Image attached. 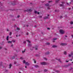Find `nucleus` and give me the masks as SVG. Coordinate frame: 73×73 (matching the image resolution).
I'll return each instance as SVG.
<instances>
[{
  "label": "nucleus",
  "instance_id": "f257e3e1",
  "mask_svg": "<svg viewBox=\"0 0 73 73\" xmlns=\"http://www.w3.org/2000/svg\"><path fill=\"white\" fill-rule=\"evenodd\" d=\"M28 47L30 48V50H33V48H34V47H32V44H29L28 45Z\"/></svg>",
  "mask_w": 73,
  "mask_h": 73
},
{
  "label": "nucleus",
  "instance_id": "f03ea898",
  "mask_svg": "<svg viewBox=\"0 0 73 73\" xmlns=\"http://www.w3.org/2000/svg\"><path fill=\"white\" fill-rule=\"evenodd\" d=\"M59 32L62 34H64L65 32V31L64 30H63L62 29L60 30L59 31Z\"/></svg>",
  "mask_w": 73,
  "mask_h": 73
},
{
  "label": "nucleus",
  "instance_id": "7ed1b4c3",
  "mask_svg": "<svg viewBox=\"0 0 73 73\" xmlns=\"http://www.w3.org/2000/svg\"><path fill=\"white\" fill-rule=\"evenodd\" d=\"M69 57H71L72 56V58H73V52H71V54H69Z\"/></svg>",
  "mask_w": 73,
  "mask_h": 73
},
{
  "label": "nucleus",
  "instance_id": "20e7f679",
  "mask_svg": "<svg viewBox=\"0 0 73 73\" xmlns=\"http://www.w3.org/2000/svg\"><path fill=\"white\" fill-rule=\"evenodd\" d=\"M67 45V43H61L60 44V45L61 46H65V45Z\"/></svg>",
  "mask_w": 73,
  "mask_h": 73
},
{
  "label": "nucleus",
  "instance_id": "39448f33",
  "mask_svg": "<svg viewBox=\"0 0 73 73\" xmlns=\"http://www.w3.org/2000/svg\"><path fill=\"white\" fill-rule=\"evenodd\" d=\"M41 65H46V63L45 62H42L40 63Z\"/></svg>",
  "mask_w": 73,
  "mask_h": 73
},
{
  "label": "nucleus",
  "instance_id": "423d86ee",
  "mask_svg": "<svg viewBox=\"0 0 73 73\" xmlns=\"http://www.w3.org/2000/svg\"><path fill=\"white\" fill-rule=\"evenodd\" d=\"M52 48H57V46L53 45L52 46Z\"/></svg>",
  "mask_w": 73,
  "mask_h": 73
},
{
  "label": "nucleus",
  "instance_id": "0eeeda50",
  "mask_svg": "<svg viewBox=\"0 0 73 73\" xmlns=\"http://www.w3.org/2000/svg\"><path fill=\"white\" fill-rule=\"evenodd\" d=\"M34 66L36 68H39V66L38 65H34Z\"/></svg>",
  "mask_w": 73,
  "mask_h": 73
},
{
  "label": "nucleus",
  "instance_id": "6e6552de",
  "mask_svg": "<svg viewBox=\"0 0 73 73\" xmlns=\"http://www.w3.org/2000/svg\"><path fill=\"white\" fill-rule=\"evenodd\" d=\"M25 65H29V63H28V62H26L25 63Z\"/></svg>",
  "mask_w": 73,
  "mask_h": 73
},
{
  "label": "nucleus",
  "instance_id": "1a4fd4ad",
  "mask_svg": "<svg viewBox=\"0 0 73 73\" xmlns=\"http://www.w3.org/2000/svg\"><path fill=\"white\" fill-rule=\"evenodd\" d=\"M9 66V68L10 69H11V66H12V64H10Z\"/></svg>",
  "mask_w": 73,
  "mask_h": 73
},
{
  "label": "nucleus",
  "instance_id": "9d476101",
  "mask_svg": "<svg viewBox=\"0 0 73 73\" xmlns=\"http://www.w3.org/2000/svg\"><path fill=\"white\" fill-rule=\"evenodd\" d=\"M8 39H9V36H7L6 38L7 40H8Z\"/></svg>",
  "mask_w": 73,
  "mask_h": 73
},
{
  "label": "nucleus",
  "instance_id": "9b49d317",
  "mask_svg": "<svg viewBox=\"0 0 73 73\" xmlns=\"http://www.w3.org/2000/svg\"><path fill=\"white\" fill-rule=\"evenodd\" d=\"M45 5H46V6H49V4L48 3H47V4H45Z\"/></svg>",
  "mask_w": 73,
  "mask_h": 73
},
{
  "label": "nucleus",
  "instance_id": "f8f14e48",
  "mask_svg": "<svg viewBox=\"0 0 73 73\" xmlns=\"http://www.w3.org/2000/svg\"><path fill=\"white\" fill-rule=\"evenodd\" d=\"M33 61H34V63H36V61L35 60V59H33Z\"/></svg>",
  "mask_w": 73,
  "mask_h": 73
},
{
  "label": "nucleus",
  "instance_id": "ddd939ff",
  "mask_svg": "<svg viewBox=\"0 0 73 73\" xmlns=\"http://www.w3.org/2000/svg\"><path fill=\"white\" fill-rule=\"evenodd\" d=\"M49 54V52H47L45 54Z\"/></svg>",
  "mask_w": 73,
  "mask_h": 73
},
{
  "label": "nucleus",
  "instance_id": "4468645a",
  "mask_svg": "<svg viewBox=\"0 0 73 73\" xmlns=\"http://www.w3.org/2000/svg\"><path fill=\"white\" fill-rule=\"evenodd\" d=\"M25 50L26 49H25L24 51H22V52L23 53H24V52H25Z\"/></svg>",
  "mask_w": 73,
  "mask_h": 73
},
{
  "label": "nucleus",
  "instance_id": "2eb2a0df",
  "mask_svg": "<svg viewBox=\"0 0 73 73\" xmlns=\"http://www.w3.org/2000/svg\"><path fill=\"white\" fill-rule=\"evenodd\" d=\"M60 6V7H63V6H64V5L62 4H60L59 5Z\"/></svg>",
  "mask_w": 73,
  "mask_h": 73
},
{
  "label": "nucleus",
  "instance_id": "dca6fc26",
  "mask_svg": "<svg viewBox=\"0 0 73 73\" xmlns=\"http://www.w3.org/2000/svg\"><path fill=\"white\" fill-rule=\"evenodd\" d=\"M48 17H44V19H48Z\"/></svg>",
  "mask_w": 73,
  "mask_h": 73
},
{
  "label": "nucleus",
  "instance_id": "f3484780",
  "mask_svg": "<svg viewBox=\"0 0 73 73\" xmlns=\"http://www.w3.org/2000/svg\"><path fill=\"white\" fill-rule=\"evenodd\" d=\"M58 61H59L60 62H61V60H60V59H58Z\"/></svg>",
  "mask_w": 73,
  "mask_h": 73
},
{
  "label": "nucleus",
  "instance_id": "a211bd4d",
  "mask_svg": "<svg viewBox=\"0 0 73 73\" xmlns=\"http://www.w3.org/2000/svg\"><path fill=\"white\" fill-rule=\"evenodd\" d=\"M55 72H56L57 73H59V72H60V71H58V70H56Z\"/></svg>",
  "mask_w": 73,
  "mask_h": 73
},
{
  "label": "nucleus",
  "instance_id": "6ab92c4d",
  "mask_svg": "<svg viewBox=\"0 0 73 73\" xmlns=\"http://www.w3.org/2000/svg\"><path fill=\"white\" fill-rule=\"evenodd\" d=\"M27 42H29V43H31V41H30L29 40H27Z\"/></svg>",
  "mask_w": 73,
  "mask_h": 73
},
{
  "label": "nucleus",
  "instance_id": "aec40b11",
  "mask_svg": "<svg viewBox=\"0 0 73 73\" xmlns=\"http://www.w3.org/2000/svg\"><path fill=\"white\" fill-rule=\"evenodd\" d=\"M9 35H10V36H11V35H12V32H11L10 33Z\"/></svg>",
  "mask_w": 73,
  "mask_h": 73
},
{
  "label": "nucleus",
  "instance_id": "412c9836",
  "mask_svg": "<svg viewBox=\"0 0 73 73\" xmlns=\"http://www.w3.org/2000/svg\"><path fill=\"white\" fill-rule=\"evenodd\" d=\"M29 12H32V10L30 9L29 10Z\"/></svg>",
  "mask_w": 73,
  "mask_h": 73
},
{
  "label": "nucleus",
  "instance_id": "4be33fe9",
  "mask_svg": "<svg viewBox=\"0 0 73 73\" xmlns=\"http://www.w3.org/2000/svg\"><path fill=\"white\" fill-rule=\"evenodd\" d=\"M66 54V51H64V54Z\"/></svg>",
  "mask_w": 73,
  "mask_h": 73
},
{
  "label": "nucleus",
  "instance_id": "5701e85b",
  "mask_svg": "<svg viewBox=\"0 0 73 73\" xmlns=\"http://www.w3.org/2000/svg\"><path fill=\"white\" fill-rule=\"evenodd\" d=\"M60 0H56V3H58V1H59Z\"/></svg>",
  "mask_w": 73,
  "mask_h": 73
},
{
  "label": "nucleus",
  "instance_id": "b1692460",
  "mask_svg": "<svg viewBox=\"0 0 73 73\" xmlns=\"http://www.w3.org/2000/svg\"><path fill=\"white\" fill-rule=\"evenodd\" d=\"M46 44L47 45H49V44H50V43L47 42L46 43Z\"/></svg>",
  "mask_w": 73,
  "mask_h": 73
},
{
  "label": "nucleus",
  "instance_id": "393cba45",
  "mask_svg": "<svg viewBox=\"0 0 73 73\" xmlns=\"http://www.w3.org/2000/svg\"><path fill=\"white\" fill-rule=\"evenodd\" d=\"M57 38H54L53 39V40H57Z\"/></svg>",
  "mask_w": 73,
  "mask_h": 73
},
{
  "label": "nucleus",
  "instance_id": "a878e982",
  "mask_svg": "<svg viewBox=\"0 0 73 73\" xmlns=\"http://www.w3.org/2000/svg\"><path fill=\"white\" fill-rule=\"evenodd\" d=\"M8 43H12V42L9 41H8Z\"/></svg>",
  "mask_w": 73,
  "mask_h": 73
},
{
  "label": "nucleus",
  "instance_id": "bb28decb",
  "mask_svg": "<svg viewBox=\"0 0 73 73\" xmlns=\"http://www.w3.org/2000/svg\"><path fill=\"white\" fill-rule=\"evenodd\" d=\"M44 60H47V59H46V58H44Z\"/></svg>",
  "mask_w": 73,
  "mask_h": 73
},
{
  "label": "nucleus",
  "instance_id": "cd10ccee",
  "mask_svg": "<svg viewBox=\"0 0 73 73\" xmlns=\"http://www.w3.org/2000/svg\"><path fill=\"white\" fill-rule=\"evenodd\" d=\"M14 64H17V62H14Z\"/></svg>",
  "mask_w": 73,
  "mask_h": 73
},
{
  "label": "nucleus",
  "instance_id": "c85d7f7f",
  "mask_svg": "<svg viewBox=\"0 0 73 73\" xmlns=\"http://www.w3.org/2000/svg\"><path fill=\"white\" fill-rule=\"evenodd\" d=\"M35 13L36 14V13H37V12L36 11H35Z\"/></svg>",
  "mask_w": 73,
  "mask_h": 73
},
{
  "label": "nucleus",
  "instance_id": "c756f323",
  "mask_svg": "<svg viewBox=\"0 0 73 73\" xmlns=\"http://www.w3.org/2000/svg\"><path fill=\"white\" fill-rule=\"evenodd\" d=\"M17 30H20V28H19L18 27H17Z\"/></svg>",
  "mask_w": 73,
  "mask_h": 73
},
{
  "label": "nucleus",
  "instance_id": "7c9ffc66",
  "mask_svg": "<svg viewBox=\"0 0 73 73\" xmlns=\"http://www.w3.org/2000/svg\"><path fill=\"white\" fill-rule=\"evenodd\" d=\"M72 69H73V68H72V67H71L70 69V70H71Z\"/></svg>",
  "mask_w": 73,
  "mask_h": 73
},
{
  "label": "nucleus",
  "instance_id": "2f4dec72",
  "mask_svg": "<svg viewBox=\"0 0 73 73\" xmlns=\"http://www.w3.org/2000/svg\"><path fill=\"white\" fill-rule=\"evenodd\" d=\"M20 59L21 60H23V58H22V57H21V58H20Z\"/></svg>",
  "mask_w": 73,
  "mask_h": 73
},
{
  "label": "nucleus",
  "instance_id": "473e14b6",
  "mask_svg": "<svg viewBox=\"0 0 73 73\" xmlns=\"http://www.w3.org/2000/svg\"><path fill=\"white\" fill-rule=\"evenodd\" d=\"M23 62L24 64H25V60H24L23 61Z\"/></svg>",
  "mask_w": 73,
  "mask_h": 73
},
{
  "label": "nucleus",
  "instance_id": "72a5a7b5",
  "mask_svg": "<svg viewBox=\"0 0 73 73\" xmlns=\"http://www.w3.org/2000/svg\"><path fill=\"white\" fill-rule=\"evenodd\" d=\"M47 70H46V69H45V70H44V72H46V71H47Z\"/></svg>",
  "mask_w": 73,
  "mask_h": 73
},
{
  "label": "nucleus",
  "instance_id": "f704fd0d",
  "mask_svg": "<svg viewBox=\"0 0 73 73\" xmlns=\"http://www.w3.org/2000/svg\"><path fill=\"white\" fill-rule=\"evenodd\" d=\"M70 24H73V22H71L70 23Z\"/></svg>",
  "mask_w": 73,
  "mask_h": 73
},
{
  "label": "nucleus",
  "instance_id": "c9c22d12",
  "mask_svg": "<svg viewBox=\"0 0 73 73\" xmlns=\"http://www.w3.org/2000/svg\"><path fill=\"white\" fill-rule=\"evenodd\" d=\"M12 42H15V40H13Z\"/></svg>",
  "mask_w": 73,
  "mask_h": 73
},
{
  "label": "nucleus",
  "instance_id": "e433bc0d",
  "mask_svg": "<svg viewBox=\"0 0 73 73\" xmlns=\"http://www.w3.org/2000/svg\"><path fill=\"white\" fill-rule=\"evenodd\" d=\"M62 4H64L65 3L64 2H62Z\"/></svg>",
  "mask_w": 73,
  "mask_h": 73
},
{
  "label": "nucleus",
  "instance_id": "4c0bfd02",
  "mask_svg": "<svg viewBox=\"0 0 73 73\" xmlns=\"http://www.w3.org/2000/svg\"><path fill=\"white\" fill-rule=\"evenodd\" d=\"M15 56H13V57H12V59H13L14 58H15Z\"/></svg>",
  "mask_w": 73,
  "mask_h": 73
},
{
  "label": "nucleus",
  "instance_id": "58836bf2",
  "mask_svg": "<svg viewBox=\"0 0 73 73\" xmlns=\"http://www.w3.org/2000/svg\"><path fill=\"white\" fill-rule=\"evenodd\" d=\"M8 70H6L5 71V72H8Z\"/></svg>",
  "mask_w": 73,
  "mask_h": 73
},
{
  "label": "nucleus",
  "instance_id": "ea45409f",
  "mask_svg": "<svg viewBox=\"0 0 73 73\" xmlns=\"http://www.w3.org/2000/svg\"><path fill=\"white\" fill-rule=\"evenodd\" d=\"M13 44H12L11 45V47H13Z\"/></svg>",
  "mask_w": 73,
  "mask_h": 73
},
{
  "label": "nucleus",
  "instance_id": "a19ab883",
  "mask_svg": "<svg viewBox=\"0 0 73 73\" xmlns=\"http://www.w3.org/2000/svg\"><path fill=\"white\" fill-rule=\"evenodd\" d=\"M17 17L18 18L20 17V16H19V15H18L17 16Z\"/></svg>",
  "mask_w": 73,
  "mask_h": 73
},
{
  "label": "nucleus",
  "instance_id": "79ce46f5",
  "mask_svg": "<svg viewBox=\"0 0 73 73\" xmlns=\"http://www.w3.org/2000/svg\"><path fill=\"white\" fill-rule=\"evenodd\" d=\"M24 44H25L26 43V42L25 41L23 42Z\"/></svg>",
  "mask_w": 73,
  "mask_h": 73
},
{
  "label": "nucleus",
  "instance_id": "37998d69",
  "mask_svg": "<svg viewBox=\"0 0 73 73\" xmlns=\"http://www.w3.org/2000/svg\"><path fill=\"white\" fill-rule=\"evenodd\" d=\"M47 9H50V8H49V7H48Z\"/></svg>",
  "mask_w": 73,
  "mask_h": 73
},
{
  "label": "nucleus",
  "instance_id": "c03bdc74",
  "mask_svg": "<svg viewBox=\"0 0 73 73\" xmlns=\"http://www.w3.org/2000/svg\"><path fill=\"white\" fill-rule=\"evenodd\" d=\"M66 62H69V61L66 60Z\"/></svg>",
  "mask_w": 73,
  "mask_h": 73
},
{
  "label": "nucleus",
  "instance_id": "a18cd8bd",
  "mask_svg": "<svg viewBox=\"0 0 73 73\" xmlns=\"http://www.w3.org/2000/svg\"><path fill=\"white\" fill-rule=\"evenodd\" d=\"M52 1H48V3H51V2H52Z\"/></svg>",
  "mask_w": 73,
  "mask_h": 73
},
{
  "label": "nucleus",
  "instance_id": "49530a36",
  "mask_svg": "<svg viewBox=\"0 0 73 73\" xmlns=\"http://www.w3.org/2000/svg\"><path fill=\"white\" fill-rule=\"evenodd\" d=\"M37 48H35V50H37Z\"/></svg>",
  "mask_w": 73,
  "mask_h": 73
},
{
  "label": "nucleus",
  "instance_id": "de8ad7c7",
  "mask_svg": "<svg viewBox=\"0 0 73 73\" xmlns=\"http://www.w3.org/2000/svg\"><path fill=\"white\" fill-rule=\"evenodd\" d=\"M47 29H48L49 30H50V28H47Z\"/></svg>",
  "mask_w": 73,
  "mask_h": 73
},
{
  "label": "nucleus",
  "instance_id": "09e8293b",
  "mask_svg": "<svg viewBox=\"0 0 73 73\" xmlns=\"http://www.w3.org/2000/svg\"><path fill=\"white\" fill-rule=\"evenodd\" d=\"M37 14H38V15H39V14H40V13H39V12H37Z\"/></svg>",
  "mask_w": 73,
  "mask_h": 73
},
{
  "label": "nucleus",
  "instance_id": "8fccbe9b",
  "mask_svg": "<svg viewBox=\"0 0 73 73\" xmlns=\"http://www.w3.org/2000/svg\"><path fill=\"white\" fill-rule=\"evenodd\" d=\"M2 48V47H0V49H1V48Z\"/></svg>",
  "mask_w": 73,
  "mask_h": 73
},
{
  "label": "nucleus",
  "instance_id": "3c124183",
  "mask_svg": "<svg viewBox=\"0 0 73 73\" xmlns=\"http://www.w3.org/2000/svg\"><path fill=\"white\" fill-rule=\"evenodd\" d=\"M39 17H40V18L42 17V16H40Z\"/></svg>",
  "mask_w": 73,
  "mask_h": 73
},
{
  "label": "nucleus",
  "instance_id": "603ef678",
  "mask_svg": "<svg viewBox=\"0 0 73 73\" xmlns=\"http://www.w3.org/2000/svg\"><path fill=\"white\" fill-rule=\"evenodd\" d=\"M36 56V57L38 56V55H35Z\"/></svg>",
  "mask_w": 73,
  "mask_h": 73
},
{
  "label": "nucleus",
  "instance_id": "864d4df0",
  "mask_svg": "<svg viewBox=\"0 0 73 73\" xmlns=\"http://www.w3.org/2000/svg\"><path fill=\"white\" fill-rule=\"evenodd\" d=\"M7 31H9V30H8V29H7Z\"/></svg>",
  "mask_w": 73,
  "mask_h": 73
},
{
  "label": "nucleus",
  "instance_id": "5fc2aeb1",
  "mask_svg": "<svg viewBox=\"0 0 73 73\" xmlns=\"http://www.w3.org/2000/svg\"><path fill=\"white\" fill-rule=\"evenodd\" d=\"M67 4L68 5H69V4H68V3H67Z\"/></svg>",
  "mask_w": 73,
  "mask_h": 73
},
{
  "label": "nucleus",
  "instance_id": "6e6d98bb",
  "mask_svg": "<svg viewBox=\"0 0 73 73\" xmlns=\"http://www.w3.org/2000/svg\"><path fill=\"white\" fill-rule=\"evenodd\" d=\"M36 27H37V26L35 25V28H36Z\"/></svg>",
  "mask_w": 73,
  "mask_h": 73
},
{
  "label": "nucleus",
  "instance_id": "4d7b16f0",
  "mask_svg": "<svg viewBox=\"0 0 73 73\" xmlns=\"http://www.w3.org/2000/svg\"><path fill=\"white\" fill-rule=\"evenodd\" d=\"M26 26H27V27H28V25H26Z\"/></svg>",
  "mask_w": 73,
  "mask_h": 73
},
{
  "label": "nucleus",
  "instance_id": "13d9d810",
  "mask_svg": "<svg viewBox=\"0 0 73 73\" xmlns=\"http://www.w3.org/2000/svg\"><path fill=\"white\" fill-rule=\"evenodd\" d=\"M65 36L66 37H67V36H66V35H65Z\"/></svg>",
  "mask_w": 73,
  "mask_h": 73
},
{
  "label": "nucleus",
  "instance_id": "bf43d9fd",
  "mask_svg": "<svg viewBox=\"0 0 73 73\" xmlns=\"http://www.w3.org/2000/svg\"><path fill=\"white\" fill-rule=\"evenodd\" d=\"M62 18V16H61L60 18Z\"/></svg>",
  "mask_w": 73,
  "mask_h": 73
},
{
  "label": "nucleus",
  "instance_id": "052dcab7",
  "mask_svg": "<svg viewBox=\"0 0 73 73\" xmlns=\"http://www.w3.org/2000/svg\"><path fill=\"white\" fill-rule=\"evenodd\" d=\"M25 68H27V66H25Z\"/></svg>",
  "mask_w": 73,
  "mask_h": 73
},
{
  "label": "nucleus",
  "instance_id": "680f3d73",
  "mask_svg": "<svg viewBox=\"0 0 73 73\" xmlns=\"http://www.w3.org/2000/svg\"><path fill=\"white\" fill-rule=\"evenodd\" d=\"M68 9L69 10H70V8H69Z\"/></svg>",
  "mask_w": 73,
  "mask_h": 73
},
{
  "label": "nucleus",
  "instance_id": "e2e57ef3",
  "mask_svg": "<svg viewBox=\"0 0 73 73\" xmlns=\"http://www.w3.org/2000/svg\"><path fill=\"white\" fill-rule=\"evenodd\" d=\"M72 37H73V35H72Z\"/></svg>",
  "mask_w": 73,
  "mask_h": 73
},
{
  "label": "nucleus",
  "instance_id": "0e129e2a",
  "mask_svg": "<svg viewBox=\"0 0 73 73\" xmlns=\"http://www.w3.org/2000/svg\"><path fill=\"white\" fill-rule=\"evenodd\" d=\"M57 10H55V12H57Z\"/></svg>",
  "mask_w": 73,
  "mask_h": 73
},
{
  "label": "nucleus",
  "instance_id": "69168bd1",
  "mask_svg": "<svg viewBox=\"0 0 73 73\" xmlns=\"http://www.w3.org/2000/svg\"><path fill=\"white\" fill-rule=\"evenodd\" d=\"M55 42V41H54V40H53V42Z\"/></svg>",
  "mask_w": 73,
  "mask_h": 73
},
{
  "label": "nucleus",
  "instance_id": "338daca9",
  "mask_svg": "<svg viewBox=\"0 0 73 73\" xmlns=\"http://www.w3.org/2000/svg\"><path fill=\"white\" fill-rule=\"evenodd\" d=\"M16 37H18V36H17V35H16Z\"/></svg>",
  "mask_w": 73,
  "mask_h": 73
},
{
  "label": "nucleus",
  "instance_id": "774afa93",
  "mask_svg": "<svg viewBox=\"0 0 73 73\" xmlns=\"http://www.w3.org/2000/svg\"><path fill=\"white\" fill-rule=\"evenodd\" d=\"M10 38H12V37H10Z\"/></svg>",
  "mask_w": 73,
  "mask_h": 73
}]
</instances>
